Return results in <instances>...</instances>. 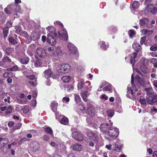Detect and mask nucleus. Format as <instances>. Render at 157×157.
Returning <instances> with one entry per match:
<instances>
[{
  "mask_svg": "<svg viewBox=\"0 0 157 157\" xmlns=\"http://www.w3.org/2000/svg\"><path fill=\"white\" fill-rule=\"evenodd\" d=\"M134 80V77L133 74H132L131 76V83L132 85V88L131 89L130 87H129L128 86V87L127 89V94L126 96L127 97L129 98L132 99H133L136 98L135 93L133 92V90H134L136 92H137L138 91L137 88L133 85V82Z\"/></svg>",
  "mask_w": 157,
  "mask_h": 157,
  "instance_id": "1",
  "label": "nucleus"
},
{
  "mask_svg": "<svg viewBox=\"0 0 157 157\" xmlns=\"http://www.w3.org/2000/svg\"><path fill=\"white\" fill-rule=\"evenodd\" d=\"M55 24H58L61 27L62 30L58 32L59 37L61 39L64 40H67L68 36L67 30L64 28V26L62 23L59 21H56Z\"/></svg>",
  "mask_w": 157,
  "mask_h": 157,
  "instance_id": "2",
  "label": "nucleus"
},
{
  "mask_svg": "<svg viewBox=\"0 0 157 157\" xmlns=\"http://www.w3.org/2000/svg\"><path fill=\"white\" fill-rule=\"evenodd\" d=\"M90 85L89 81H87L85 82L83 79H81L78 82L77 85V89L78 90H91L92 86L88 87Z\"/></svg>",
  "mask_w": 157,
  "mask_h": 157,
  "instance_id": "3",
  "label": "nucleus"
},
{
  "mask_svg": "<svg viewBox=\"0 0 157 157\" xmlns=\"http://www.w3.org/2000/svg\"><path fill=\"white\" fill-rule=\"evenodd\" d=\"M71 69V67L68 64H62L57 67V71L60 73H65L69 72Z\"/></svg>",
  "mask_w": 157,
  "mask_h": 157,
  "instance_id": "4",
  "label": "nucleus"
},
{
  "mask_svg": "<svg viewBox=\"0 0 157 157\" xmlns=\"http://www.w3.org/2000/svg\"><path fill=\"white\" fill-rule=\"evenodd\" d=\"M118 129L115 127H111L108 129L106 135L111 138H115L118 136L119 134Z\"/></svg>",
  "mask_w": 157,
  "mask_h": 157,
  "instance_id": "5",
  "label": "nucleus"
},
{
  "mask_svg": "<svg viewBox=\"0 0 157 157\" xmlns=\"http://www.w3.org/2000/svg\"><path fill=\"white\" fill-rule=\"evenodd\" d=\"M67 47L69 52L71 55H74L76 57L78 56V54L77 52V49L73 44L71 43H68Z\"/></svg>",
  "mask_w": 157,
  "mask_h": 157,
  "instance_id": "6",
  "label": "nucleus"
},
{
  "mask_svg": "<svg viewBox=\"0 0 157 157\" xmlns=\"http://www.w3.org/2000/svg\"><path fill=\"white\" fill-rule=\"evenodd\" d=\"M98 132L89 130L87 132V136L89 139L94 141H97L98 140Z\"/></svg>",
  "mask_w": 157,
  "mask_h": 157,
  "instance_id": "7",
  "label": "nucleus"
},
{
  "mask_svg": "<svg viewBox=\"0 0 157 157\" xmlns=\"http://www.w3.org/2000/svg\"><path fill=\"white\" fill-rule=\"evenodd\" d=\"M110 122L109 124H108L103 123L101 124L100 126V128L101 131L103 133V134H106L108 132V131L107 130V128L109 127V126H112L113 125V123L111 122V120L109 121Z\"/></svg>",
  "mask_w": 157,
  "mask_h": 157,
  "instance_id": "8",
  "label": "nucleus"
},
{
  "mask_svg": "<svg viewBox=\"0 0 157 157\" xmlns=\"http://www.w3.org/2000/svg\"><path fill=\"white\" fill-rule=\"evenodd\" d=\"M11 62V60L8 57H4L2 60L0 61V66L6 67L9 66Z\"/></svg>",
  "mask_w": 157,
  "mask_h": 157,
  "instance_id": "9",
  "label": "nucleus"
},
{
  "mask_svg": "<svg viewBox=\"0 0 157 157\" xmlns=\"http://www.w3.org/2000/svg\"><path fill=\"white\" fill-rule=\"evenodd\" d=\"M146 10L148 12L151 13L153 14H155L157 12V7L153 5L149 4L147 5Z\"/></svg>",
  "mask_w": 157,
  "mask_h": 157,
  "instance_id": "10",
  "label": "nucleus"
},
{
  "mask_svg": "<svg viewBox=\"0 0 157 157\" xmlns=\"http://www.w3.org/2000/svg\"><path fill=\"white\" fill-rule=\"evenodd\" d=\"M48 37L47 39V42L52 46H54L56 44V39L50 33H48Z\"/></svg>",
  "mask_w": 157,
  "mask_h": 157,
  "instance_id": "11",
  "label": "nucleus"
},
{
  "mask_svg": "<svg viewBox=\"0 0 157 157\" xmlns=\"http://www.w3.org/2000/svg\"><path fill=\"white\" fill-rule=\"evenodd\" d=\"M88 113L90 115L89 117L87 119H91L93 120V119L96 118V117L95 116V110L94 108L90 107L88 109Z\"/></svg>",
  "mask_w": 157,
  "mask_h": 157,
  "instance_id": "12",
  "label": "nucleus"
},
{
  "mask_svg": "<svg viewBox=\"0 0 157 157\" xmlns=\"http://www.w3.org/2000/svg\"><path fill=\"white\" fill-rule=\"evenodd\" d=\"M72 136L74 138L77 140L78 141H81L83 139L82 134L78 132H73L72 133Z\"/></svg>",
  "mask_w": 157,
  "mask_h": 157,
  "instance_id": "13",
  "label": "nucleus"
},
{
  "mask_svg": "<svg viewBox=\"0 0 157 157\" xmlns=\"http://www.w3.org/2000/svg\"><path fill=\"white\" fill-rule=\"evenodd\" d=\"M30 146L33 149V150L35 151H38L40 148L39 143L36 141L32 142L30 144Z\"/></svg>",
  "mask_w": 157,
  "mask_h": 157,
  "instance_id": "14",
  "label": "nucleus"
},
{
  "mask_svg": "<svg viewBox=\"0 0 157 157\" xmlns=\"http://www.w3.org/2000/svg\"><path fill=\"white\" fill-rule=\"evenodd\" d=\"M36 51L38 56L40 58L44 57L46 56V52L41 48H38L36 49Z\"/></svg>",
  "mask_w": 157,
  "mask_h": 157,
  "instance_id": "15",
  "label": "nucleus"
},
{
  "mask_svg": "<svg viewBox=\"0 0 157 157\" xmlns=\"http://www.w3.org/2000/svg\"><path fill=\"white\" fill-rule=\"evenodd\" d=\"M96 118L93 119V120H91V119H87L86 121L89 125L90 126L94 128H97V125L95 122H96Z\"/></svg>",
  "mask_w": 157,
  "mask_h": 157,
  "instance_id": "16",
  "label": "nucleus"
},
{
  "mask_svg": "<svg viewBox=\"0 0 157 157\" xmlns=\"http://www.w3.org/2000/svg\"><path fill=\"white\" fill-rule=\"evenodd\" d=\"M15 6L13 5H8L4 9V11L7 14H10L12 11L14 10Z\"/></svg>",
  "mask_w": 157,
  "mask_h": 157,
  "instance_id": "17",
  "label": "nucleus"
},
{
  "mask_svg": "<svg viewBox=\"0 0 157 157\" xmlns=\"http://www.w3.org/2000/svg\"><path fill=\"white\" fill-rule=\"evenodd\" d=\"M148 102L150 104H152L157 101V95L154 96H150L147 99Z\"/></svg>",
  "mask_w": 157,
  "mask_h": 157,
  "instance_id": "18",
  "label": "nucleus"
},
{
  "mask_svg": "<svg viewBox=\"0 0 157 157\" xmlns=\"http://www.w3.org/2000/svg\"><path fill=\"white\" fill-rule=\"evenodd\" d=\"M19 97L21 98V100H18V102L20 104H25L27 103V100L26 97H25V95L21 93L19 95Z\"/></svg>",
  "mask_w": 157,
  "mask_h": 157,
  "instance_id": "19",
  "label": "nucleus"
},
{
  "mask_svg": "<svg viewBox=\"0 0 157 157\" xmlns=\"http://www.w3.org/2000/svg\"><path fill=\"white\" fill-rule=\"evenodd\" d=\"M47 30L48 31V33H50L52 35V36L54 35L55 36H57L56 33H55L56 29L53 26H48L46 28Z\"/></svg>",
  "mask_w": 157,
  "mask_h": 157,
  "instance_id": "20",
  "label": "nucleus"
},
{
  "mask_svg": "<svg viewBox=\"0 0 157 157\" xmlns=\"http://www.w3.org/2000/svg\"><path fill=\"white\" fill-rule=\"evenodd\" d=\"M137 53L136 52H134L131 54L130 63L132 64V66H134L136 62V60L135 59L137 56Z\"/></svg>",
  "mask_w": 157,
  "mask_h": 157,
  "instance_id": "21",
  "label": "nucleus"
},
{
  "mask_svg": "<svg viewBox=\"0 0 157 157\" xmlns=\"http://www.w3.org/2000/svg\"><path fill=\"white\" fill-rule=\"evenodd\" d=\"M50 145L53 147L57 148L59 149H63L64 146L63 143H61L59 144H56L55 142L53 141H52L50 144Z\"/></svg>",
  "mask_w": 157,
  "mask_h": 157,
  "instance_id": "22",
  "label": "nucleus"
},
{
  "mask_svg": "<svg viewBox=\"0 0 157 157\" xmlns=\"http://www.w3.org/2000/svg\"><path fill=\"white\" fill-rule=\"evenodd\" d=\"M58 103L56 101H52L51 103L50 107L51 110L54 112L56 111L57 108L58 106Z\"/></svg>",
  "mask_w": 157,
  "mask_h": 157,
  "instance_id": "23",
  "label": "nucleus"
},
{
  "mask_svg": "<svg viewBox=\"0 0 157 157\" xmlns=\"http://www.w3.org/2000/svg\"><path fill=\"white\" fill-rule=\"evenodd\" d=\"M140 32L142 35L147 36H149L151 34L153 33V31L152 30H149L147 29L141 30Z\"/></svg>",
  "mask_w": 157,
  "mask_h": 157,
  "instance_id": "24",
  "label": "nucleus"
},
{
  "mask_svg": "<svg viewBox=\"0 0 157 157\" xmlns=\"http://www.w3.org/2000/svg\"><path fill=\"white\" fill-rule=\"evenodd\" d=\"M133 49L136 52H139L141 50V48L140 45L138 43L134 42L132 45Z\"/></svg>",
  "mask_w": 157,
  "mask_h": 157,
  "instance_id": "25",
  "label": "nucleus"
},
{
  "mask_svg": "<svg viewBox=\"0 0 157 157\" xmlns=\"http://www.w3.org/2000/svg\"><path fill=\"white\" fill-rule=\"evenodd\" d=\"M44 77L48 79L52 75V73L51 69L46 70L44 72Z\"/></svg>",
  "mask_w": 157,
  "mask_h": 157,
  "instance_id": "26",
  "label": "nucleus"
},
{
  "mask_svg": "<svg viewBox=\"0 0 157 157\" xmlns=\"http://www.w3.org/2000/svg\"><path fill=\"white\" fill-rule=\"evenodd\" d=\"M29 61L28 57L25 56L21 58L20 59V62L22 64H26Z\"/></svg>",
  "mask_w": 157,
  "mask_h": 157,
  "instance_id": "27",
  "label": "nucleus"
},
{
  "mask_svg": "<svg viewBox=\"0 0 157 157\" xmlns=\"http://www.w3.org/2000/svg\"><path fill=\"white\" fill-rule=\"evenodd\" d=\"M82 149V145L79 144H75L73 146V149L74 150L80 151Z\"/></svg>",
  "mask_w": 157,
  "mask_h": 157,
  "instance_id": "28",
  "label": "nucleus"
},
{
  "mask_svg": "<svg viewBox=\"0 0 157 157\" xmlns=\"http://www.w3.org/2000/svg\"><path fill=\"white\" fill-rule=\"evenodd\" d=\"M83 100L84 101H86L87 100V97L90 95V93L87 91L82 92L81 94Z\"/></svg>",
  "mask_w": 157,
  "mask_h": 157,
  "instance_id": "29",
  "label": "nucleus"
},
{
  "mask_svg": "<svg viewBox=\"0 0 157 157\" xmlns=\"http://www.w3.org/2000/svg\"><path fill=\"white\" fill-rule=\"evenodd\" d=\"M144 90L148 95L151 96L154 94L153 89L151 87L146 88L144 89Z\"/></svg>",
  "mask_w": 157,
  "mask_h": 157,
  "instance_id": "30",
  "label": "nucleus"
},
{
  "mask_svg": "<svg viewBox=\"0 0 157 157\" xmlns=\"http://www.w3.org/2000/svg\"><path fill=\"white\" fill-rule=\"evenodd\" d=\"M140 64L141 65L147 66L149 63V60L144 58H142L140 60Z\"/></svg>",
  "mask_w": 157,
  "mask_h": 157,
  "instance_id": "31",
  "label": "nucleus"
},
{
  "mask_svg": "<svg viewBox=\"0 0 157 157\" xmlns=\"http://www.w3.org/2000/svg\"><path fill=\"white\" fill-rule=\"evenodd\" d=\"M149 21L148 19L143 18L140 20V24L141 25L144 26L147 25L149 22Z\"/></svg>",
  "mask_w": 157,
  "mask_h": 157,
  "instance_id": "32",
  "label": "nucleus"
},
{
  "mask_svg": "<svg viewBox=\"0 0 157 157\" xmlns=\"http://www.w3.org/2000/svg\"><path fill=\"white\" fill-rule=\"evenodd\" d=\"M140 70L144 73H147L148 72V68L147 67V66L140 65Z\"/></svg>",
  "mask_w": 157,
  "mask_h": 157,
  "instance_id": "33",
  "label": "nucleus"
},
{
  "mask_svg": "<svg viewBox=\"0 0 157 157\" xmlns=\"http://www.w3.org/2000/svg\"><path fill=\"white\" fill-rule=\"evenodd\" d=\"M71 77L69 76H65L63 77L62 80L64 83H68L71 80Z\"/></svg>",
  "mask_w": 157,
  "mask_h": 157,
  "instance_id": "34",
  "label": "nucleus"
},
{
  "mask_svg": "<svg viewBox=\"0 0 157 157\" xmlns=\"http://www.w3.org/2000/svg\"><path fill=\"white\" fill-rule=\"evenodd\" d=\"M103 90L105 91H109L110 92H112L113 90V87L111 85L108 84V85L103 88Z\"/></svg>",
  "mask_w": 157,
  "mask_h": 157,
  "instance_id": "35",
  "label": "nucleus"
},
{
  "mask_svg": "<svg viewBox=\"0 0 157 157\" xmlns=\"http://www.w3.org/2000/svg\"><path fill=\"white\" fill-rule=\"evenodd\" d=\"M99 44L101 48L103 50H105L108 47V46L106 45L105 42L102 41H100L99 43Z\"/></svg>",
  "mask_w": 157,
  "mask_h": 157,
  "instance_id": "36",
  "label": "nucleus"
},
{
  "mask_svg": "<svg viewBox=\"0 0 157 157\" xmlns=\"http://www.w3.org/2000/svg\"><path fill=\"white\" fill-rule=\"evenodd\" d=\"M140 5V3L137 1H135L132 5V7L134 10L138 9Z\"/></svg>",
  "mask_w": 157,
  "mask_h": 157,
  "instance_id": "37",
  "label": "nucleus"
},
{
  "mask_svg": "<svg viewBox=\"0 0 157 157\" xmlns=\"http://www.w3.org/2000/svg\"><path fill=\"white\" fill-rule=\"evenodd\" d=\"M44 131L45 132L51 136L53 135V131L52 129L49 127L45 128L44 129Z\"/></svg>",
  "mask_w": 157,
  "mask_h": 157,
  "instance_id": "38",
  "label": "nucleus"
},
{
  "mask_svg": "<svg viewBox=\"0 0 157 157\" xmlns=\"http://www.w3.org/2000/svg\"><path fill=\"white\" fill-rule=\"evenodd\" d=\"M55 51L56 52L55 55H56L55 56H60L62 54V51L59 48H57Z\"/></svg>",
  "mask_w": 157,
  "mask_h": 157,
  "instance_id": "39",
  "label": "nucleus"
},
{
  "mask_svg": "<svg viewBox=\"0 0 157 157\" xmlns=\"http://www.w3.org/2000/svg\"><path fill=\"white\" fill-rule=\"evenodd\" d=\"M60 123L63 124L67 125L68 123V118L66 117H63L60 121Z\"/></svg>",
  "mask_w": 157,
  "mask_h": 157,
  "instance_id": "40",
  "label": "nucleus"
},
{
  "mask_svg": "<svg viewBox=\"0 0 157 157\" xmlns=\"http://www.w3.org/2000/svg\"><path fill=\"white\" fill-rule=\"evenodd\" d=\"M136 77L137 78H139L138 79V82L142 86H144L145 84L144 81V80L140 78L138 75H136Z\"/></svg>",
  "mask_w": 157,
  "mask_h": 157,
  "instance_id": "41",
  "label": "nucleus"
},
{
  "mask_svg": "<svg viewBox=\"0 0 157 157\" xmlns=\"http://www.w3.org/2000/svg\"><path fill=\"white\" fill-rule=\"evenodd\" d=\"M78 108L80 110L82 113H84L85 112V108L84 107L83 103H81L78 106Z\"/></svg>",
  "mask_w": 157,
  "mask_h": 157,
  "instance_id": "42",
  "label": "nucleus"
},
{
  "mask_svg": "<svg viewBox=\"0 0 157 157\" xmlns=\"http://www.w3.org/2000/svg\"><path fill=\"white\" fill-rule=\"evenodd\" d=\"M122 147L121 146L118 145L117 144H115V147L113 148V150L117 152H119L121 150Z\"/></svg>",
  "mask_w": 157,
  "mask_h": 157,
  "instance_id": "43",
  "label": "nucleus"
},
{
  "mask_svg": "<svg viewBox=\"0 0 157 157\" xmlns=\"http://www.w3.org/2000/svg\"><path fill=\"white\" fill-rule=\"evenodd\" d=\"M9 29L7 28H4L3 29V34L4 38L5 39L8 36Z\"/></svg>",
  "mask_w": 157,
  "mask_h": 157,
  "instance_id": "44",
  "label": "nucleus"
},
{
  "mask_svg": "<svg viewBox=\"0 0 157 157\" xmlns=\"http://www.w3.org/2000/svg\"><path fill=\"white\" fill-rule=\"evenodd\" d=\"M48 50L50 52V54L52 56H56L55 53L53 52V47H48Z\"/></svg>",
  "mask_w": 157,
  "mask_h": 157,
  "instance_id": "45",
  "label": "nucleus"
},
{
  "mask_svg": "<svg viewBox=\"0 0 157 157\" xmlns=\"http://www.w3.org/2000/svg\"><path fill=\"white\" fill-rule=\"evenodd\" d=\"M151 62L153 64L155 67H157V59L152 58L151 60Z\"/></svg>",
  "mask_w": 157,
  "mask_h": 157,
  "instance_id": "46",
  "label": "nucleus"
},
{
  "mask_svg": "<svg viewBox=\"0 0 157 157\" xmlns=\"http://www.w3.org/2000/svg\"><path fill=\"white\" fill-rule=\"evenodd\" d=\"M30 109L31 108L30 107H29L28 106L26 105L24 107L23 110L24 113H26L29 111Z\"/></svg>",
  "mask_w": 157,
  "mask_h": 157,
  "instance_id": "47",
  "label": "nucleus"
},
{
  "mask_svg": "<svg viewBox=\"0 0 157 157\" xmlns=\"http://www.w3.org/2000/svg\"><path fill=\"white\" fill-rule=\"evenodd\" d=\"M13 108L11 106H9L6 112V114L8 115L10 113L13 111Z\"/></svg>",
  "mask_w": 157,
  "mask_h": 157,
  "instance_id": "48",
  "label": "nucleus"
},
{
  "mask_svg": "<svg viewBox=\"0 0 157 157\" xmlns=\"http://www.w3.org/2000/svg\"><path fill=\"white\" fill-rule=\"evenodd\" d=\"M114 114V112L113 110H109L107 111V114L109 117H112Z\"/></svg>",
  "mask_w": 157,
  "mask_h": 157,
  "instance_id": "49",
  "label": "nucleus"
},
{
  "mask_svg": "<svg viewBox=\"0 0 157 157\" xmlns=\"http://www.w3.org/2000/svg\"><path fill=\"white\" fill-rule=\"evenodd\" d=\"M9 40L10 43L12 44H14L17 43V40L14 39L12 37H9Z\"/></svg>",
  "mask_w": 157,
  "mask_h": 157,
  "instance_id": "50",
  "label": "nucleus"
},
{
  "mask_svg": "<svg viewBox=\"0 0 157 157\" xmlns=\"http://www.w3.org/2000/svg\"><path fill=\"white\" fill-rule=\"evenodd\" d=\"M75 100L77 103L79 102L81 100L80 98L79 95L77 94L74 95Z\"/></svg>",
  "mask_w": 157,
  "mask_h": 157,
  "instance_id": "51",
  "label": "nucleus"
},
{
  "mask_svg": "<svg viewBox=\"0 0 157 157\" xmlns=\"http://www.w3.org/2000/svg\"><path fill=\"white\" fill-rule=\"evenodd\" d=\"M19 67L17 65H15L11 68L8 69H9V71H15L17 70H18Z\"/></svg>",
  "mask_w": 157,
  "mask_h": 157,
  "instance_id": "52",
  "label": "nucleus"
},
{
  "mask_svg": "<svg viewBox=\"0 0 157 157\" xmlns=\"http://www.w3.org/2000/svg\"><path fill=\"white\" fill-rule=\"evenodd\" d=\"M13 50V49L12 48H8L6 50V53L9 55L10 53L12 52Z\"/></svg>",
  "mask_w": 157,
  "mask_h": 157,
  "instance_id": "53",
  "label": "nucleus"
},
{
  "mask_svg": "<svg viewBox=\"0 0 157 157\" xmlns=\"http://www.w3.org/2000/svg\"><path fill=\"white\" fill-rule=\"evenodd\" d=\"M12 23L11 21H7L5 25V28H7L8 29L9 28H10L11 27L12 25Z\"/></svg>",
  "mask_w": 157,
  "mask_h": 157,
  "instance_id": "54",
  "label": "nucleus"
},
{
  "mask_svg": "<svg viewBox=\"0 0 157 157\" xmlns=\"http://www.w3.org/2000/svg\"><path fill=\"white\" fill-rule=\"evenodd\" d=\"M39 38L40 36L37 34L35 33V34L32 36V38L33 39V40H37L39 39Z\"/></svg>",
  "mask_w": 157,
  "mask_h": 157,
  "instance_id": "55",
  "label": "nucleus"
},
{
  "mask_svg": "<svg viewBox=\"0 0 157 157\" xmlns=\"http://www.w3.org/2000/svg\"><path fill=\"white\" fill-rule=\"evenodd\" d=\"M41 62L40 60H38L35 63V66L36 67H38L41 66Z\"/></svg>",
  "mask_w": 157,
  "mask_h": 157,
  "instance_id": "56",
  "label": "nucleus"
},
{
  "mask_svg": "<svg viewBox=\"0 0 157 157\" xmlns=\"http://www.w3.org/2000/svg\"><path fill=\"white\" fill-rule=\"evenodd\" d=\"M6 145L5 143L1 140V138H0V148H2Z\"/></svg>",
  "mask_w": 157,
  "mask_h": 157,
  "instance_id": "57",
  "label": "nucleus"
},
{
  "mask_svg": "<svg viewBox=\"0 0 157 157\" xmlns=\"http://www.w3.org/2000/svg\"><path fill=\"white\" fill-rule=\"evenodd\" d=\"M139 101L140 103L142 105H145L146 103V100L145 98L140 99Z\"/></svg>",
  "mask_w": 157,
  "mask_h": 157,
  "instance_id": "58",
  "label": "nucleus"
},
{
  "mask_svg": "<svg viewBox=\"0 0 157 157\" xmlns=\"http://www.w3.org/2000/svg\"><path fill=\"white\" fill-rule=\"evenodd\" d=\"M128 33L129 34V36L130 37L132 38V36L135 34V32L134 31H133L132 30H130L128 31Z\"/></svg>",
  "mask_w": 157,
  "mask_h": 157,
  "instance_id": "59",
  "label": "nucleus"
},
{
  "mask_svg": "<svg viewBox=\"0 0 157 157\" xmlns=\"http://www.w3.org/2000/svg\"><path fill=\"white\" fill-rule=\"evenodd\" d=\"M146 38V36H144L143 37H142L141 38L140 40V43L141 44H143Z\"/></svg>",
  "mask_w": 157,
  "mask_h": 157,
  "instance_id": "60",
  "label": "nucleus"
},
{
  "mask_svg": "<svg viewBox=\"0 0 157 157\" xmlns=\"http://www.w3.org/2000/svg\"><path fill=\"white\" fill-rule=\"evenodd\" d=\"M70 101V99L68 97H64L63 98L62 101L63 102H68Z\"/></svg>",
  "mask_w": 157,
  "mask_h": 157,
  "instance_id": "61",
  "label": "nucleus"
},
{
  "mask_svg": "<svg viewBox=\"0 0 157 157\" xmlns=\"http://www.w3.org/2000/svg\"><path fill=\"white\" fill-rule=\"evenodd\" d=\"M27 78L30 80H33L35 78V76L34 75H26V76Z\"/></svg>",
  "mask_w": 157,
  "mask_h": 157,
  "instance_id": "62",
  "label": "nucleus"
},
{
  "mask_svg": "<svg viewBox=\"0 0 157 157\" xmlns=\"http://www.w3.org/2000/svg\"><path fill=\"white\" fill-rule=\"evenodd\" d=\"M150 49L151 51H155L157 50V46L154 45L151 47L150 48Z\"/></svg>",
  "mask_w": 157,
  "mask_h": 157,
  "instance_id": "63",
  "label": "nucleus"
},
{
  "mask_svg": "<svg viewBox=\"0 0 157 157\" xmlns=\"http://www.w3.org/2000/svg\"><path fill=\"white\" fill-rule=\"evenodd\" d=\"M37 102L35 99L33 100L32 102V105L33 106L35 107L36 106Z\"/></svg>",
  "mask_w": 157,
  "mask_h": 157,
  "instance_id": "64",
  "label": "nucleus"
}]
</instances>
